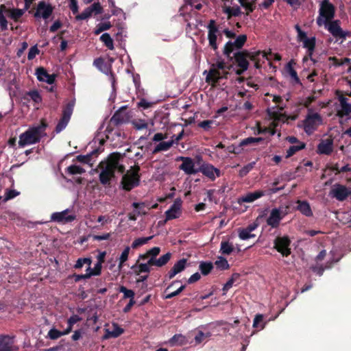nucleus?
<instances>
[{"label":"nucleus","mask_w":351,"mask_h":351,"mask_svg":"<svg viewBox=\"0 0 351 351\" xmlns=\"http://www.w3.org/2000/svg\"><path fill=\"white\" fill-rule=\"evenodd\" d=\"M121 156L118 154H111L106 162H101L100 167L101 171L99 175L102 184H107L114 176L115 169L123 171V167L119 164Z\"/></svg>","instance_id":"nucleus-1"},{"label":"nucleus","mask_w":351,"mask_h":351,"mask_svg":"<svg viewBox=\"0 0 351 351\" xmlns=\"http://www.w3.org/2000/svg\"><path fill=\"white\" fill-rule=\"evenodd\" d=\"M230 66L228 65L223 60L218 58L213 63L208 71H205L206 74V81L212 86H215L219 79L225 78L229 73Z\"/></svg>","instance_id":"nucleus-2"},{"label":"nucleus","mask_w":351,"mask_h":351,"mask_svg":"<svg viewBox=\"0 0 351 351\" xmlns=\"http://www.w3.org/2000/svg\"><path fill=\"white\" fill-rule=\"evenodd\" d=\"M261 56L263 58H267V54L264 51H256L249 53L241 52L236 55L235 59L239 69L236 70L237 75H241L243 71H246L248 68V59L254 62L256 68L261 67Z\"/></svg>","instance_id":"nucleus-3"},{"label":"nucleus","mask_w":351,"mask_h":351,"mask_svg":"<svg viewBox=\"0 0 351 351\" xmlns=\"http://www.w3.org/2000/svg\"><path fill=\"white\" fill-rule=\"evenodd\" d=\"M45 124L41 123L29 128L19 136V145L20 147L30 145L38 142L45 129Z\"/></svg>","instance_id":"nucleus-4"},{"label":"nucleus","mask_w":351,"mask_h":351,"mask_svg":"<svg viewBox=\"0 0 351 351\" xmlns=\"http://www.w3.org/2000/svg\"><path fill=\"white\" fill-rule=\"evenodd\" d=\"M335 8L329 0H322L319 3V15L317 18V24L322 27L327 22L332 21L335 16Z\"/></svg>","instance_id":"nucleus-5"},{"label":"nucleus","mask_w":351,"mask_h":351,"mask_svg":"<svg viewBox=\"0 0 351 351\" xmlns=\"http://www.w3.org/2000/svg\"><path fill=\"white\" fill-rule=\"evenodd\" d=\"M322 123V117L317 112L308 109L306 119L303 121L302 127L306 133L312 134Z\"/></svg>","instance_id":"nucleus-6"},{"label":"nucleus","mask_w":351,"mask_h":351,"mask_svg":"<svg viewBox=\"0 0 351 351\" xmlns=\"http://www.w3.org/2000/svg\"><path fill=\"white\" fill-rule=\"evenodd\" d=\"M324 26L327 30L336 38L345 40L347 36L350 35L348 31H343L340 27V21L339 20L330 21L324 24Z\"/></svg>","instance_id":"nucleus-7"},{"label":"nucleus","mask_w":351,"mask_h":351,"mask_svg":"<svg viewBox=\"0 0 351 351\" xmlns=\"http://www.w3.org/2000/svg\"><path fill=\"white\" fill-rule=\"evenodd\" d=\"M138 169V167L132 168L123 177L122 184L124 189L130 191L138 185L139 181Z\"/></svg>","instance_id":"nucleus-8"},{"label":"nucleus","mask_w":351,"mask_h":351,"mask_svg":"<svg viewBox=\"0 0 351 351\" xmlns=\"http://www.w3.org/2000/svg\"><path fill=\"white\" fill-rule=\"evenodd\" d=\"M295 29L298 32V40L302 43L303 47L307 49L308 54L311 56L315 49V37L308 38L306 34L298 25L295 26Z\"/></svg>","instance_id":"nucleus-9"},{"label":"nucleus","mask_w":351,"mask_h":351,"mask_svg":"<svg viewBox=\"0 0 351 351\" xmlns=\"http://www.w3.org/2000/svg\"><path fill=\"white\" fill-rule=\"evenodd\" d=\"M208 38L209 45L213 49H217V41L221 38V33L215 26L214 21H210L208 26Z\"/></svg>","instance_id":"nucleus-10"},{"label":"nucleus","mask_w":351,"mask_h":351,"mask_svg":"<svg viewBox=\"0 0 351 351\" xmlns=\"http://www.w3.org/2000/svg\"><path fill=\"white\" fill-rule=\"evenodd\" d=\"M182 202L181 199H176L170 208L165 212L166 221L178 219L182 213Z\"/></svg>","instance_id":"nucleus-11"},{"label":"nucleus","mask_w":351,"mask_h":351,"mask_svg":"<svg viewBox=\"0 0 351 351\" xmlns=\"http://www.w3.org/2000/svg\"><path fill=\"white\" fill-rule=\"evenodd\" d=\"M287 215V212L282 208L272 209L267 219V223L272 228H276L280 220Z\"/></svg>","instance_id":"nucleus-12"},{"label":"nucleus","mask_w":351,"mask_h":351,"mask_svg":"<svg viewBox=\"0 0 351 351\" xmlns=\"http://www.w3.org/2000/svg\"><path fill=\"white\" fill-rule=\"evenodd\" d=\"M290 240L287 237H277L274 242V247L282 256H288L291 253L289 248Z\"/></svg>","instance_id":"nucleus-13"},{"label":"nucleus","mask_w":351,"mask_h":351,"mask_svg":"<svg viewBox=\"0 0 351 351\" xmlns=\"http://www.w3.org/2000/svg\"><path fill=\"white\" fill-rule=\"evenodd\" d=\"M337 95L340 102L337 110V115L340 117L347 116L351 112V104H349L348 99L346 98L341 92L337 91Z\"/></svg>","instance_id":"nucleus-14"},{"label":"nucleus","mask_w":351,"mask_h":351,"mask_svg":"<svg viewBox=\"0 0 351 351\" xmlns=\"http://www.w3.org/2000/svg\"><path fill=\"white\" fill-rule=\"evenodd\" d=\"M223 3L221 9L224 14L227 15L229 19L232 16H237L241 14V11L238 5L231 6L233 0H221Z\"/></svg>","instance_id":"nucleus-15"},{"label":"nucleus","mask_w":351,"mask_h":351,"mask_svg":"<svg viewBox=\"0 0 351 351\" xmlns=\"http://www.w3.org/2000/svg\"><path fill=\"white\" fill-rule=\"evenodd\" d=\"M53 7L45 3V1H40L38 3L34 16L36 18H43L44 19H48L53 12Z\"/></svg>","instance_id":"nucleus-16"},{"label":"nucleus","mask_w":351,"mask_h":351,"mask_svg":"<svg viewBox=\"0 0 351 351\" xmlns=\"http://www.w3.org/2000/svg\"><path fill=\"white\" fill-rule=\"evenodd\" d=\"M330 195L339 201H343L348 195H351V191L345 186L341 184H335L331 191Z\"/></svg>","instance_id":"nucleus-17"},{"label":"nucleus","mask_w":351,"mask_h":351,"mask_svg":"<svg viewBox=\"0 0 351 351\" xmlns=\"http://www.w3.org/2000/svg\"><path fill=\"white\" fill-rule=\"evenodd\" d=\"M246 40V35L242 34L239 35L234 42H228L224 47V53L227 56H229L234 49L241 48L244 45Z\"/></svg>","instance_id":"nucleus-18"},{"label":"nucleus","mask_w":351,"mask_h":351,"mask_svg":"<svg viewBox=\"0 0 351 351\" xmlns=\"http://www.w3.org/2000/svg\"><path fill=\"white\" fill-rule=\"evenodd\" d=\"M75 219V216L69 214L68 210L62 212L53 213L51 216V220L58 223H65Z\"/></svg>","instance_id":"nucleus-19"},{"label":"nucleus","mask_w":351,"mask_h":351,"mask_svg":"<svg viewBox=\"0 0 351 351\" xmlns=\"http://www.w3.org/2000/svg\"><path fill=\"white\" fill-rule=\"evenodd\" d=\"M200 171L212 180L221 176L220 170L210 164L203 165L200 168Z\"/></svg>","instance_id":"nucleus-20"},{"label":"nucleus","mask_w":351,"mask_h":351,"mask_svg":"<svg viewBox=\"0 0 351 351\" xmlns=\"http://www.w3.org/2000/svg\"><path fill=\"white\" fill-rule=\"evenodd\" d=\"M171 254L168 252L158 258L156 257H149L147 259V262L145 263L148 265V267L150 268L151 266H156V267H162L166 265L169 260L171 259Z\"/></svg>","instance_id":"nucleus-21"},{"label":"nucleus","mask_w":351,"mask_h":351,"mask_svg":"<svg viewBox=\"0 0 351 351\" xmlns=\"http://www.w3.org/2000/svg\"><path fill=\"white\" fill-rule=\"evenodd\" d=\"M333 150V140L331 138L322 139L317 145V153L319 154H330Z\"/></svg>","instance_id":"nucleus-22"},{"label":"nucleus","mask_w":351,"mask_h":351,"mask_svg":"<svg viewBox=\"0 0 351 351\" xmlns=\"http://www.w3.org/2000/svg\"><path fill=\"white\" fill-rule=\"evenodd\" d=\"M182 163L180 168L184 171L186 174H195L198 171L195 167L194 161L190 158L181 157Z\"/></svg>","instance_id":"nucleus-23"},{"label":"nucleus","mask_w":351,"mask_h":351,"mask_svg":"<svg viewBox=\"0 0 351 351\" xmlns=\"http://www.w3.org/2000/svg\"><path fill=\"white\" fill-rule=\"evenodd\" d=\"M264 195L265 193L263 191H256L254 192L247 193L238 199V203H252L256 201V199L261 198Z\"/></svg>","instance_id":"nucleus-24"},{"label":"nucleus","mask_w":351,"mask_h":351,"mask_svg":"<svg viewBox=\"0 0 351 351\" xmlns=\"http://www.w3.org/2000/svg\"><path fill=\"white\" fill-rule=\"evenodd\" d=\"M36 75L40 82H44L49 84H53L56 78L55 75H49L43 67H39L36 69Z\"/></svg>","instance_id":"nucleus-25"},{"label":"nucleus","mask_w":351,"mask_h":351,"mask_svg":"<svg viewBox=\"0 0 351 351\" xmlns=\"http://www.w3.org/2000/svg\"><path fill=\"white\" fill-rule=\"evenodd\" d=\"M123 332V330L117 324H113L112 328L105 329V335L103 337L104 339L109 338H115L121 335Z\"/></svg>","instance_id":"nucleus-26"},{"label":"nucleus","mask_w":351,"mask_h":351,"mask_svg":"<svg viewBox=\"0 0 351 351\" xmlns=\"http://www.w3.org/2000/svg\"><path fill=\"white\" fill-rule=\"evenodd\" d=\"M15 350L14 339L10 337L0 338V351H13Z\"/></svg>","instance_id":"nucleus-27"},{"label":"nucleus","mask_w":351,"mask_h":351,"mask_svg":"<svg viewBox=\"0 0 351 351\" xmlns=\"http://www.w3.org/2000/svg\"><path fill=\"white\" fill-rule=\"evenodd\" d=\"M186 260L181 259L174 264L171 269L169 271L168 276L170 279L173 278L176 275L182 271L186 267Z\"/></svg>","instance_id":"nucleus-28"},{"label":"nucleus","mask_w":351,"mask_h":351,"mask_svg":"<svg viewBox=\"0 0 351 351\" xmlns=\"http://www.w3.org/2000/svg\"><path fill=\"white\" fill-rule=\"evenodd\" d=\"M262 140L261 138H254V137H250L245 140H243L239 146L237 147H229V151L230 152H233L234 154H239L241 151V147L244 145H247L251 143H255L261 141Z\"/></svg>","instance_id":"nucleus-29"},{"label":"nucleus","mask_w":351,"mask_h":351,"mask_svg":"<svg viewBox=\"0 0 351 351\" xmlns=\"http://www.w3.org/2000/svg\"><path fill=\"white\" fill-rule=\"evenodd\" d=\"M130 247H126L121 252V255L119 256L118 261H119V265L117 267V269L116 271L119 274L121 270L122 269L124 263L128 261L129 254H130Z\"/></svg>","instance_id":"nucleus-30"},{"label":"nucleus","mask_w":351,"mask_h":351,"mask_svg":"<svg viewBox=\"0 0 351 351\" xmlns=\"http://www.w3.org/2000/svg\"><path fill=\"white\" fill-rule=\"evenodd\" d=\"M8 16L7 7L5 5H0V26L2 30L8 29V21L6 20Z\"/></svg>","instance_id":"nucleus-31"},{"label":"nucleus","mask_w":351,"mask_h":351,"mask_svg":"<svg viewBox=\"0 0 351 351\" xmlns=\"http://www.w3.org/2000/svg\"><path fill=\"white\" fill-rule=\"evenodd\" d=\"M8 16L14 21H17L25 13V10L18 8H9L7 7Z\"/></svg>","instance_id":"nucleus-32"},{"label":"nucleus","mask_w":351,"mask_h":351,"mask_svg":"<svg viewBox=\"0 0 351 351\" xmlns=\"http://www.w3.org/2000/svg\"><path fill=\"white\" fill-rule=\"evenodd\" d=\"M256 1L257 0H238L241 5L245 10L247 14L254 10Z\"/></svg>","instance_id":"nucleus-33"},{"label":"nucleus","mask_w":351,"mask_h":351,"mask_svg":"<svg viewBox=\"0 0 351 351\" xmlns=\"http://www.w3.org/2000/svg\"><path fill=\"white\" fill-rule=\"evenodd\" d=\"M69 332H70V330L69 329H66L64 331H60V330H58L56 328H51L48 332L47 337L50 339H58L59 337H62L63 335H66L69 334Z\"/></svg>","instance_id":"nucleus-34"},{"label":"nucleus","mask_w":351,"mask_h":351,"mask_svg":"<svg viewBox=\"0 0 351 351\" xmlns=\"http://www.w3.org/2000/svg\"><path fill=\"white\" fill-rule=\"evenodd\" d=\"M133 273L136 275H140L141 273H149L150 268L145 263L136 264L132 267Z\"/></svg>","instance_id":"nucleus-35"},{"label":"nucleus","mask_w":351,"mask_h":351,"mask_svg":"<svg viewBox=\"0 0 351 351\" xmlns=\"http://www.w3.org/2000/svg\"><path fill=\"white\" fill-rule=\"evenodd\" d=\"M160 252V248L159 247H154L152 249L147 251L146 253L141 254L139 256V259L146 260L149 257H156Z\"/></svg>","instance_id":"nucleus-36"},{"label":"nucleus","mask_w":351,"mask_h":351,"mask_svg":"<svg viewBox=\"0 0 351 351\" xmlns=\"http://www.w3.org/2000/svg\"><path fill=\"white\" fill-rule=\"evenodd\" d=\"M298 209L306 216H311L312 215V211L310 208L309 204L306 202H298Z\"/></svg>","instance_id":"nucleus-37"},{"label":"nucleus","mask_w":351,"mask_h":351,"mask_svg":"<svg viewBox=\"0 0 351 351\" xmlns=\"http://www.w3.org/2000/svg\"><path fill=\"white\" fill-rule=\"evenodd\" d=\"M94 64L96 67H97L101 71L108 73L110 72V68L108 64L105 63L104 60L101 58H98L94 61Z\"/></svg>","instance_id":"nucleus-38"},{"label":"nucleus","mask_w":351,"mask_h":351,"mask_svg":"<svg viewBox=\"0 0 351 351\" xmlns=\"http://www.w3.org/2000/svg\"><path fill=\"white\" fill-rule=\"evenodd\" d=\"M173 140L169 141H165V142H161L157 146L155 147L154 150L153 151L154 153H157L161 151H167L173 144Z\"/></svg>","instance_id":"nucleus-39"},{"label":"nucleus","mask_w":351,"mask_h":351,"mask_svg":"<svg viewBox=\"0 0 351 351\" xmlns=\"http://www.w3.org/2000/svg\"><path fill=\"white\" fill-rule=\"evenodd\" d=\"M186 343V339L184 336L182 335H174L171 340L169 341V343L171 346H178V345H184Z\"/></svg>","instance_id":"nucleus-40"},{"label":"nucleus","mask_w":351,"mask_h":351,"mask_svg":"<svg viewBox=\"0 0 351 351\" xmlns=\"http://www.w3.org/2000/svg\"><path fill=\"white\" fill-rule=\"evenodd\" d=\"M234 250L232 243L228 241H223L221 243L220 252L223 254H230Z\"/></svg>","instance_id":"nucleus-41"},{"label":"nucleus","mask_w":351,"mask_h":351,"mask_svg":"<svg viewBox=\"0 0 351 351\" xmlns=\"http://www.w3.org/2000/svg\"><path fill=\"white\" fill-rule=\"evenodd\" d=\"M100 40L104 43V45L110 50L114 49V43L113 40L110 37V36L107 34H103L101 37Z\"/></svg>","instance_id":"nucleus-42"},{"label":"nucleus","mask_w":351,"mask_h":351,"mask_svg":"<svg viewBox=\"0 0 351 351\" xmlns=\"http://www.w3.org/2000/svg\"><path fill=\"white\" fill-rule=\"evenodd\" d=\"M305 144L302 142H298V145L291 146L287 152V157L293 156L298 151L304 148Z\"/></svg>","instance_id":"nucleus-43"},{"label":"nucleus","mask_w":351,"mask_h":351,"mask_svg":"<svg viewBox=\"0 0 351 351\" xmlns=\"http://www.w3.org/2000/svg\"><path fill=\"white\" fill-rule=\"evenodd\" d=\"M152 238H153V237L151 236V237H141V238L136 239L132 244V247L137 248L141 245H143L146 244Z\"/></svg>","instance_id":"nucleus-44"},{"label":"nucleus","mask_w":351,"mask_h":351,"mask_svg":"<svg viewBox=\"0 0 351 351\" xmlns=\"http://www.w3.org/2000/svg\"><path fill=\"white\" fill-rule=\"evenodd\" d=\"M215 265L217 268L222 270L228 269L230 267L228 261L221 256L218 257L215 261Z\"/></svg>","instance_id":"nucleus-45"},{"label":"nucleus","mask_w":351,"mask_h":351,"mask_svg":"<svg viewBox=\"0 0 351 351\" xmlns=\"http://www.w3.org/2000/svg\"><path fill=\"white\" fill-rule=\"evenodd\" d=\"M239 237L241 240H246L252 237H254V234H252L245 228H240L238 230Z\"/></svg>","instance_id":"nucleus-46"},{"label":"nucleus","mask_w":351,"mask_h":351,"mask_svg":"<svg viewBox=\"0 0 351 351\" xmlns=\"http://www.w3.org/2000/svg\"><path fill=\"white\" fill-rule=\"evenodd\" d=\"M265 324L263 323V316L261 314H258L255 316L254 322H253V327L254 328H258L260 327V329L262 330L265 328Z\"/></svg>","instance_id":"nucleus-47"},{"label":"nucleus","mask_w":351,"mask_h":351,"mask_svg":"<svg viewBox=\"0 0 351 351\" xmlns=\"http://www.w3.org/2000/svg\"><path fill=\"white\" fill-rule=\"evenodd\" d=\"M213 269V264L208 262H202L199 264V269L204 275H207Z\"/></svg>","instance_id":"nucleus-48"},{"label":"nucleus","mask_w":351,"mask_h":351,"mask_svg":"<svg viewBox=\"0 0 351 351\" xmlns=\"http://www.w3.org/2000/svg\"><path fill=\"white\" fill-rule=\"evenodd\" d=\"M110 27H111V24L110 22H105V23H99L97 25V26L95 30V34H99L101 32H102L103 31L109 29Z\"/></svg>","instance_id":"nucleus-49"},{"label":"nucleus","mask_w":351,"mask_h":351,"mask_svg":"<svg viewBox=\"0 0 351 351\" xmlns=\"http://www.w3.org/2000/svg\"><path fill=\"white\" fill-rule=\"evenodd\" d=\"M101 265H102L101 263H97V264H95V267L93 268V271H94L93 273H90L88 274H84V276H82L84 278H90L93 276L99 275L101 274Z\"/></svg>","instance_id":"nucleus-50"},{"label":"nucleus","mask_w":351,"mask_h":351,"mask_svg":"<svg viewBox=\"0 0 351 351\" xmlns=\"http://www.w3.org/2000/svg\"><path fill=\"white\" fill-rule=\"evenodd\" d=\"M287 71L291 79L296 83H299L300 80L298 77L296 71L293 69L291 64L287 66Z\"/></svg>","instance_id":"nucleus-51"},{"label":"nucleus","mask_w":351,"mask_h":351,"mask_svg":"<svg viewBox=\"0 0 351 351\" xmlns=\"http://www.w3.org/2000/svg\"><path fill=\"white\" fill-rule=\"evenodd\" d=\"M67 171L71 174H82L84 170L77 165H71L67 168Z\"/></svg>","instance_id":"nucleus-52"},{"label":"nucleus","mask_w":351,"mask_h":351,"mask_svg":"<svg viewBox=\"0 0 351 351\" xmlns=\"http://www.w3.org/2000/svg\"><path fill=\"white\" fill-rule=\"evenodd\" d=\"M84 264H88L90 266L91 260L88 258H79L75 265V267L77 269L82 268Z\"/></svg>","instance_id":"nucleus-53"},{"label":"nucleus","mask_w":351,"mask_h":351,"mask_svg":"<svg viewBox=\"0 0 351 351\" xmlns=\"http://www.w3.org/2000/svg\"><path fill=\"white\" fill-rule=\"evenodd\" d=\"M134 127L137 130H142L147 127V123L144 120H135L132 121Z\"/></svg>","instance_id":"nucleus-54"},{"label":"nucleus","mask_w":351,"mask_h":351,"mask_svg":"<svg viewBox=\"0 0 351 351\" xmlns=\"http://www.w3.org/2000/svg\"><path fill=\"white\" fill-rule=\"evenodd\" d=\"M92 14L91 10L88 8L82 14L77 15L76 19L77 20H84L90 17Z\"/></svg>","instance_id":"nucleus-55"},{"label":"nucleus","mask_w":351,"mask_h":351,"mask_svg":"<svg viewBox=\"0 0 351 351\" xmlns=\"http://www.w3.org/2000/svg\"><path fill=\"white\" fill-rule=\"evenodd\" d=\"M80 317L78 315H73L68 319L69 326L66 329H69L70 332L72 330L73 324L80 321Z\"/></svg>","instance_id":"nucleus-56"},{"label":"nucleus","mask_w":351,"mask_h":351,"mask_svg":"<svg viewBox=\"0 0 351 351\" xmlns=\"http://www.w3.org/2000/svg\"><path fill=\"white\" fill-rule=\"evenodd\" d=\"M120 292L124 294L125 298H130V299H134V293L133 291L128 289L125 287H121Z\"/></svg>","instance_id":"nucleus-57"},{"label":"nucleus","mask_w":351,"mask_h":351,"mask_svg":"<svg viewBox=\"0 0 351 351\" xmlns=\"http://www.w3.org/2000/svg\"><path fill=\"white\" fill-rule=\"evenodd\" d=\"M69 119L62 117V118L61 119V120L57 125V127H56L57 132H59L62 131L63 129H64L66 128L67 123H69Z\"/></svg>","instance_id":"nucleus-58"},{"label":"nucleus","mask_w":351,"mask_h":351,"mask_svg":"<svg viewBox=\"0 0 351 351\" xmlns=\"http://www.w3.org/2000/svg\"><path fill=\"white\" fill-rule=\"evenodd\" d=\"M73 104H69L66 109L64 110L63 117L70 119L72 112H73Z\"/></svg>","instance_id":"nucleus-59"},{"label":"nucleus","mask_w":351,"mask_h":351,"mask_svg":"<svg viewBox=\"0 0 351 351\" xmlns=\"http://www.w3.org/2000/svg\"><path fill=\"white\" fill-rule=\"evenodd\" d=\"M253 168V164H248L247 165L243 167L239 171V176L241 177L245 176L251 169Z\"/></svg>","instance_id":"nucleus-60"},{"label":"nucleus","mask_w":351,"mask_h":351,"mask_svg":"<svg viewBox=\"0 0 351 351\" xmlns=\"http://www.w3.org/2000/svg\"><path fill=\"white\" fill-rule=\"evenodd\" d=\"M19 194V192H17L15 190H10V191H8L6 193H5V201H7L8 199H12L15 197H16Z\"/></svg>","instance_id":"nucleus-61"},{"label":"nucleus","mask_w":351,"mask_h":351,"mask_svg":"<svg viewBox=\"0 0 351 351\" xmlns=\"http://www.w3.org/2000/svg\"><path fill=\"white\" fill-rule=\"evenodd\" d=\"M39 53V50L38 49L36 46L32 47L28 53V59L32 60L36 57V55H38Z\"/></svg>","instance_id":"nucleus-62"},{"label":"nucleus","mask_w":351,"mask_h":351,"mask_svg":"<svg viewBox=\"0 0 351 351\" xmlns=\"http://www.w3.org/2000/svg\"><path fill=\"white\" fill-rule=\"evenodd\" d=\"M89 9L91 10L92 13L95 14H99L101 12L102 8L99 3H94L90 7H89Z\"/></svg>","instance_id":"nucleus-63"},{"label":"nucleus","mask_w":351,"mask_h":351,"mask_svg":"<svg viewBox=\"0 0 351 351\" xmlns=\"http://www.w3.org/2000/svg\"><path fill=\"white\" fill-rule=\"evenodd\" d=\"M29 96L36 103H40L41 101V97L37 91L31 92Z\"/></svg>","instance_id":"nucleus-64"}]
</instances>
